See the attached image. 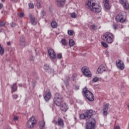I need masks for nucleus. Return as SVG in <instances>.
I'll list each match as a JSON object with an SVG mask.
<instances>
[{"label": "nucleus", "mask_w": 129, "mask_h": 129, "mask_svg": "<svg viewBox=\"0 0 129 129\" xmlns=\"http://www.w3.org/2000/svg\"><path fill=\"white\" fill-rule=\"evenodd\" d=\"M114 129H120V126H116L114 127Z\"/></svg>", "instance_id": "obj_47"}, {"label": "nucleus", "mask_w": 129, "mask_h": 129, "mask_svg": "<svg viewBox=\"0 0 129 129\" xmlns=\"http://www.w3.org/2000/svg\"><path fill=\"white\" fill-rule=\"evenodd\" d=\"M83 93L85 94V97L89 100V101H93V100H94V96L93 95V94L88 90L87 88L85 87L83 89Z\"/></svg>", "instance_id": "obj_5"}, {"label": "nucleus", "mask_w": 129, "mask_h": 129, "mask_svg": "<svg viewBox=\"0 0 129 129\" xmlns=\"http://www.w3.org/2000/svg\"><path fill=\"white\" fill-rule=\"evenodd\" d=\"M36 6L38 9L41 8V1L40 0H36Z\"/></svg>", "instance_id": "obj_29"}, {"label": "nucleus", "mask_w": 129, "mask_h": 129, "mask_svg": "<svg viewBox=\"0 0 129 129\" xmlns=\"http://www.w3.org/2000/svg\"><path fill=\"white\" fill-rule=\"evenodd\" d=\"M30 61H34V56H31L30 58Z\"/></svg>", "instance_id": "obj_46"}, {"label": "nucleus", "mask_w": 129, "mask_h": 129, "mask_svg": "<svg viewBox=\"0 0 129 129\" xmlns=\"http://www.w3.org/2000/svg\"><path fill=\"white\" fill-rule=\"evenodd\" d=\"M115 20L117 22L124 23L125 21H126V14L125 12L119 13L115 18Z\"/></svg>", "instance_id": "obj_6"}, {"label": "nucleus", "mask_w": 129, "mask_h": 129, "mask_svg": "<svg viewBox=\"0 0 129 129\" xmlns=\"http://www.w3.org/2000/svg\"><path fill=\"white\" fill-rule=\"evenodd\" d=\"M18 85L20 87H22L23 86V85L22 84H19Z\"/></svg>", "instance_id": "obj_51"}, {"label": "nucleus", "mask_w": 129, "mask_h": 129, "mask_svg": "<svg viewBox=\"0 0 129 129\" xmlns=\"http://www.w3.org/2000/svg\"><path fill=\"white\" fill-rule=\"evenodd\" d=\"M53 102L57 106H60L63 102V96L59 93H55L54 95Z\"/></svg>", "instance_id": "obj_4"}, {"label": "nucleus", "mask_w": 129, "mask_h": 129, "mask_svg": "<svg viewBox=\"0 0 129 129\" xmlns=\"http://www.w3.org/2000/svg\"><path fill=\"white\" fill-rule=\"evenodd\" d=\"M86 7L87 9L94 13H100L101 12V6L95 4L91 0L88 1L86 3Z\"/></svg>", "instance_id": "obj_2"}, {"label": "nucleus", "mask_w": 129, "mask_h": 129, "mask_svg": "<svg viewBox=\"0 0 129 129\" xmlns=\"http://www.w3.org/2000/svg\"><path fill=\"white\" fill-rule=\"evenodd\" d=\"M43 68L45 71L47 72V73H49V74H51V73H54V70L50 68V66L47 64H44Z\"/></svg>", "instance_id": "obj_13"}, {"label": "nucleus", "mask_w": 129, "mask_h": 129, "mask_svg": "<svg viewBox=\"0 0 129 129\" xmlns=\"http://www.w3.org/2000/svg\"><path fill=\"white\" fill-rule=\"evenodd\" d=\"M116 65L120 70H123L124 69V63L123 61L119 59L116 61Z\"/></svg>", "instance_id": "obj_10"}, {"label": "nucleus", "mask_w": 129, "mask_h": 129, "mask_svg": "<svg viewBox=\"0 0 129 129\" xmlns=\"http://www.w3.org/2000/svg\"><path fill=\"white\" fill-rule=\"evenodd\" d=\"M61 43L63 46H67L68 45V42L65 38L61 39Z\"/></svg>", "instance_id": "obj_25"}, {"label": "nucleus", "mask_w": 129, "mask_h": 129, "mask_svg": "<svg viewBox=\"0 0 129 129\" xmlns=\"http://www.w3.org/2000/svg\"><path fill=\"white\" fill-rule=\"evenodd\" d=\"M2 32V30H0V32Z\"/></svg>", "instance_id": "obj_55"}, {"label": "nucleus", "mask_w": 129, "mask_h": 129, "mask_svg": "<svg viewBox=\"0 0 129 129\" xmlns=\"http://www.w3.org/2000/svg\"><path fill=\"white\" fill-rule=\"evenodd\" d=\"M29 18H30V21L32 25H34V26L37 25V21H36V18H35V17H32V15H30Z\"/></svg>", "instance_id": "obj_19"}, {"label": "nucleus", "mask_w": 129, "mask_h": 129, "mask_svg": "<svg viewBox=\"0 0 129 129\" xmlns=\"http://www.w3.org/2000/svg\"><path fill=\"white\" fill-rule=\"evenodd\" d=\"M112 27L114 30H117L118 29V24L117 23H113Z\"/></svg>", "instance_id": "obj_31"}, {"label": "nucleus", "mask_w": 129, "mask_h": 129, "mask_svg": "<svg viewBox=\"0 0 129 129\" xmlns=\"http://www.w3.org/2000/svg\"><path fill=\"white\" fill-rule=\"evenodd\" d=\"M93 112H95L92 109L87 110L86 111L80 115V119L84 120L86 121V129H95V123L96 121L93 117Z\"/></svg>", "instance_id": "obj_1"}, {"label": "nucleus", "mask_w": 129, "mask_h": 129, "mask_svg": "<svg viewBox=\"0 0 129 129\" xmlns=\"http://www.w3.org/2000/svg\"><path fill=\"white\" fill-rule=\"evenodd\" d=\"M101 44L103 47H104V48H108V44H107V43L106 42H102Z\"/></svg>", "instance_id": "obj_33"}, {"label": "nucleus", "mask_w": 129, "mask_h": 129, "mask_svg": "<svg viewBox=\"0 0 129 129\" xmlns=\"http://www.w3.org/2000/svg\"><path fill=\"white\" fill-rule=\"evenodd\" d=\"M47 52L48 53V55L52 58V59H56V53H55V51L52 48H49L47 49Z\"/></svg>", "instance_id": "obj_11"}, {"label": "nucleus", "mask_w": 129, "mask_h": 129, "mask_svg": "<svg viewBox=\"0 0 129 129\" xmlns=\"http://www.w3.org/2000/svg\"><path fill=\"white\" fill-rule=\"evenodd\" d=\"M106 69H105V67H104V66H100L99 68L97 70V71L98 72V73H102V72L105 71Z\"/></svg>", "instance_id": "obj_23"}, {"label": "nucleus", "mask_w": 129, "mask_h": 129, "mask_svg": "<svg viewBox=\"0 0 129 129\" xmlns=\"http://www.w3.org/2000/svg\"><path fill=\"white\" fill-rule=\"evenodd\" d=\"M47 127H46V122L45 121L43 120L42 121H40V123L39 125V129H46Z\"/></svg>", "instance_id": "obj_21"}, {"label": "nucleus", "mask_w": 129, "mask_h": 129, "mask_svg": "<svg viewBox=\"0 0 129 129\" xmlns=\"http://www.w3.org/2000/svg\"><path fill=\"white\" fill-rule=\"evenodd\" d=\"M127 107L129 108V105H127Z\"/></svg>", "instance_id": "obj_53"}, {"label": "nucleus", "mask_w": 129, "mask_h": 129, "mask_svg": "<svg viewBox=\"0 0 129 129\" xmlns=\"http://www.w3.org/2000/svg\"><path fill=\"white\" fill-rule=\"evenodd\" d=\"M18 119H19L18 116H15L13 118V120H14V121H17L18 120Z\"/></svg>", "instance_id": "obj_43"}, {"label": "nucleus", "mask_w": 129, "mask_h": 129, "mask_svg": "<svg viewBox=\"0 0 129 129\" xmlns=\"http://www.w3.org/2000/svg\"><path fill=\"white\" fill-rule=\"evenodd\" d=\"M4 54H5V48L3 47L2 44H0V55H1V56H3Z\"/></svg>", "instance_id": "obj_27"}, {"label": "nucleus", "mask_w": 129, "mask_h": 129, "mask_svg": "<svg viewBox=\"0 0 129 129\" xmlns=\"http://www.w3.org/2000/svg\"><path fill=\"white\" fill-rule=\"evenodd\" d=\"M6 26V22L5 21L0 22V27H5Z\"/></svg>", "instance_id": "obj_36"}, {"label": "nucleus", "mask_w": 129, "mask_h": 129, "mask_svg": "<svg viewBox=\"0 0 129 129\" xmlns=\"http://www.w3.org/2000/svg\"><path fill=\"white\" fill-rule=\"evenodd\" d=\"M54 123L60 127H64V121H63L62 118H58L57 121H55Z\"/></svg>", "instance_id": "obj_14"}, {"label": "nucleus", "mask_w": 129, "mask_h": 129, "mask_svg": "<svg viewBox=\"0 0 129 129\" xmlns=\"http://www.w3.org/2000/svg\"><path fill=\"white\" fill-rule=\"evenodd\" d=\"M57 59H62V54L59 53L57 54Z\"/></svg>", "instance_id": "obj_42"}, {"label": "nucleus", "mask_w": 129, "mask_h": 129, "mask_svg": "<svg viewBox=\"0 0 129 129\" xmlns=\"http://www.w3.org/2000/svg\"><path fill=\"white\" fill-rule=\"evenodd\" d=\"M108 106H109V104H106L103 108V115H107V110H108Z\"/></svg>", "instance_id": "obj_18"}, {"label": "nucleus", "mask_w": 129, "mask_h": 129, "mask_svg": "<svg viewBox=\"0 0 129 129\" xmlns=\"http://www.w3.org/2000/svg\"><path fill=\"white\" fill-rule=\"evenodd\" d=\"M41 17H45V16H46V12H45L44 10H42L41 13Z\"/></svg>", "instance_id": "obj_37"}, {"label": "nucleus", "mask_w": 129, "mask_h": 129, "mask_svg": "<svg viewBox=\"0 0 129 129\" xmlns=\"http://www.w3.org/2000/svg\"><path fill=\"white\" fill-rule=\"evenodd\" d=\"M91 28L92 30H94V31H95L96 30H97V26L95 25H92L91 26Z\"/></svg>", "instance_id": "obj_35"}, {"label": "nucleus", "mask_w": 129, "mask_h": 129, "mask_svg": "<svg viewBox=\"0 0 129 129\" xmlns=\"http://www.w3.org/2000/svg\"><path fill=\"white\" fill-rule=\"evenodd\" d=\"M75 89H77V90H78V89H79V87H76Z\"/></svg>", "instance_id": "obj_52"}, {"label": "nucleus", "mask_w": 129, "mask_h": 129, "mask_svg": "<svg viewBox=\"0 0 129 129\" xmlns=\"http://www.w3.org/2000/svg\"><path fill=\"white\" fill-rule=\"evenodd\" d=\"M68 34L69 36H73L74 34V31L72 30H68Z\"/></svg>", "instance_id": "obj_32"}, {"label": "nucleus", "mask_w": 129, "mask_h": 129, "mask_svg": "<svg viewBox=\"0 0 129 129\" xmlns=\"http://www.w3.org/2000/svg\"><path fill=\"white\" fill-rule=\"evenodd\" d=\"M65 1L66 0H55V4L57 7H64V5H65Z\"/></svg>", "instance_id": "obj_15"}, {"label": "nucleus", "mask_w": 129, "mask_h": 129, "mask_svg": "<svg viewBox=\"0 0 129 129\" xmlns=\"http://www.w3.org/2000/svg\"><path fill=\"white\" fill-rule=\"evenodd\" d=\"M104 2V7L106 10H109L110 9V6H109V0H103Z\"/></svg>", "instance_id": "obj_22"}, {"label": "nucleus", "mask_w": 129, "mask_h": 129, "mask_svg": "<svg viewBox=\"0 0 129 129\" xmlns=\"http://www.w3.org/2000/svg\"><path fill=\"white\" fill-rule=\"evenodd\" d=\"M11 92L12 94L14 93V92H16L17 90H18V86H17V83L13 84L11 87Z\"/></svg>", "instance_id": "obj_20"}, {"label": "nucleus", "mask_w": 129, "mask_h": 129, "mask_svg": "<svg viewBox=\"0 0 129 129\" xmlns=\"http://www.w3.org/2000/svg\"><path fill=\"white\" fill-rule=\"evenodd\" d=\"M51 26L53 29H56L58 27V24L55 21H52L51 23Z\"/></svg>", "instance_id": "obj_26"}, {"label": "nucleus", "mask_w": 129, "mask_h": 129, "mask_svg": "<svg viewBox=\"0 0 129 129\" xmlns=\"http://www.w3.org/2000/svg\"><path fill=\"white\" fill-rule=\"evenodd\" d=\"M71 17L73 19H75V18H77V14L75 13H72L71 14Z\"/></svg>", "instance_id": "obj_34"}, {"label": "nucleus", "mask_w": 129, "mask_h": 129, "mask_svg": "<svg viewBox=\"0 0 129 129\" xmlns=\"http://www.w3.org/2000/svg\"><path fill=\"white\" fill-rule=\"evenodd\" d=\"M4 8V4L0 3V10H2Z\"/></svg>", "instance_id": "obj_44"}, {"label": "nucleus", "mask_w": 129, "mask_h": 129, "mask_svg": "<svg viewBox=\"0 0 129 129\" xmlns=\"http://www.w3.org/2000/svg\"><path fill=\"white\" fill-rule=\"evenodd\" d=\"M70 81V77H69V76H66L63 80V82L66 86V87H67V86H69V82Z\"/></svg>", "instance_id": "obj_16"}, {"label": "nucleus", "mask_w": 129, "mask_h": 129, "mask_svg": "<svg viewBox=\"0 0 129 129\" xmlns=\"http://www.w3.org/2000/svg\"><path fill=\"white\" fill-rule=\"evenodd\" d=\"M18 16L20 17V18H23V17L25 16V14H24L23 12H21L19 14Z\"/></svg>", "instance_id": "obj_41"}, {"label": "nucleus", "mask_w": 129, "mask_h": 129, "mask_svg": "<svg viewBox=\"0 0 129 129\" xmlns=\"http://www.w3.org/2000/svg\"><path fill=\"white\" fill-rule=\"evenodd\" d=\"M11 27L14 28V27H16V23H13L11 25Z\"/></svg>", "instance_id": "obj_45"}, {"label": "nucleus", "mask_w": 129, "mask_h": 129, "mask_svg": "<svg viewBox=\"0 0 129 129\" xmlns=\"http://www.w3.org/2000/svg\"><path fill=\"white\" fill-rule=\"evenodd\" d=\"M69 45L70 47H73L74 45H75V42L73 39H70L69 41Z\"/></svg>", "instance_id": "obj_28"}, {"label": "nucleus", "mask_w": 129, "mask_h": 129, "mask_svg": "<svg viewBox=\"0 0 129 129\" xmlns=\"http://www.w3.org/2000/svg\"><path fill=\"white\" fill-rule=\"evenodd\" d=\"M119 3L122 5V6H123L124 9H125V10H128L129 5L127 0H119Z\"/></svg>", "instance_id": "obj_12"}, {"label": "nucleus", "mask_w": 129, "mask_h": 129, "mask_svg": "<svg viewBox=\"0 0 129 129\" xmlns=\"http://www.w3.org/2000/svg\"><path fill=\"white\" fill-rule=\"evenodd\" d=\"M33 84L35 85L37 83V82L36 81H34V82H32Z\"/></svg>", "instance_id": "obj_49"}, {"label": "nucleus", "mask_w": 129, "mask_h": 129, "mask_svg": "<svg viewBox=\"0 0 129 129\" xmlns=\"http://www.w3.org/2000/svg\"><path fill=\"white\" fill-rule=\"evenodd\" d=\"M123 27H121V28L122 29Z\"/></svg>", "instance_id": "obj_56"}, {"label": "nucleus", "mask_w": 129, "mask_h": 129, "mask_svg": "<svg viewBox=\"0 0 129 129\" xmlns=\"http://www.w3.org/2000/svg\"><path fill=\"white\" fill-rule=\"evenodd\" d=\"M2 1V2H4V0H1Z\"/></svg>", "instance_id": "obj_54"}, {"label": "nucleus", "mask_w": 129, "mask_h": 129, "mask_svg": "<svg viewBox=\"0 0 129 129\" xmlns=\"http://www.w3.org/2000/svg\"><path fill=\"white\" fill-rule=\"evenodd\" d=\"M12 97L13 99H17L18 97H19V95H18L17 94H15L12 95Z\"/></svg>", "instance_id": "obj_39"}, {"label": "nucleus", "mask_w": 129, "mask_h": 129, "mask_svg": "<svg viewBox=\"0 0 129 129\" xmlns=\"http://www.w3.org/2000/svg\"><path fill=\"white\" fill-rule=\"evenodd\" d=\"M13 3H17L18 2V0H12Z\"/></svg>", "instance_id": "obj_50"}, {"label": "nucleus", "mask_w": 129, "mask_h": 129, "mask_svg": "<svg viewBox=\"0 0 129 129\" xmlns=\"http://www.w3.org/2000/svg\"><path fill=\"white\" fill-rule=\"evenodd\" d=\"M37 123V120L35 118V117H31L27 123V125L29 128H33L35 127Z\"/></svg>", "instance_id": "obj_7"}, {"label": "nucleus", "mask_w": 129, "mask_h": 129, "mask_svg": "<svg viewBox=\"0 0 129 129\" xmlns=\"http://www.w3.org/2000/svg\"><path fill=\"white\" fill-rule=\"evenodd\" d=\"M8 46H11L12 45V43H11V41H9L7 42Z\"/></svg>", "instance_id": "obj_48"}, {"label": "nucleus", "mask_w": 129, "mask_h": 129, "mask_svg": "<svg viewBox=\"0 0 129 129\" xmlns=\"http://www.w3.org/2000/svg\"><path fill=\"white\" fill-rule=\"evenodd\" d=\"M29 9H34V4L33 3H30L28 4Z\"/></svg>", "instance_id": "obj_38"}, {"label": "nucleus", "mask_w": 129, "mask_h": 129, "mask_svg": "<svg viewBox=\"0 0 129 129\" xmlns=\"http://www.w3.org/2000/svg\"><path fill=\"white\" fill-rule=\"evenodd\" d=\"M82 72L86 77H91V76H92V74H91V72H90V70H89V68L87 67H83L82 69Z\"/></svg>", "instance_id": "obj_8"}, {"label": "nucleus", "mask_w": 129, "mask_h": 129, "mask_svg": "<svg viewBox=\"0 0 129 129\" xmlns=\"http://www.w3.org/2000/svg\"><path fill=\"white\" fill-rule=\"evenodd\" d=\"M99 78L98 77H95L94 79H93V82H97L99 81Z\"/></svg>", "instance_id": "obj_40"}, {"label": "nucleus", "mask_w": 129, "mask_h": 129, "mask_svg": "<svg viewBox=\"0 0 129 129\" xmlns=\"http://www.w3.org/2000/svg\"><path fill=\"white\" fill-rule=\"evenodd\" d=\"M20 44L22 47H25L26 45V39H25V37L20 38Z\"/></svg>", "instance_id": "obj_24"}, {"label": "nucleus", "mask_w": 129, "mask_h": 129, "mask_svg": "<svg viewBox=\"0 0 129 129\" xmlns=\"http://www.w3.org/2000/svg\"><path fill=\"white\" fill-rule=\"evenodd\" d=\"M102 40L108 44H112L114 39V35L112 33L106 32L101 37Z\"/></svg>", "instance_id": "obj_3"}, {"label": "nucleus", "mask_w": 129, "mask_h": 129, "mask_svg": "<svg viewBox=\"0 0 129 129\" xmlns=\"http://www.w3.org/2000/svg\"><path fill=\"white\" fill-rule=\"evenodd\" d=\"M78 75L75 73L72 75L73 81H76V78H77Z\"/></svg>", "instance_id": "obj_30"}, {"label": "nucleus", "mask_w": 129, "mask_h": 129, "mask_svg": "<svg viewBox=\"0 0 129 129\" xmlns=\"http://www.w3.org/2000/svg\"><path fill=\"white\" fill-rule=\"evenodd\" d=\"M43 97L44 99H45V101L47 102H48V101L51 99V97H52V94H51V91L50 89H46L44 94H43Z\"/></svg>", "instance_id": "obj_9"}, {"label": "nucleus", "mask_w": 129, "mask_h": 129, "mask_svg": "<svg viewBox=\"0 0 129 129\" xmlns=\"http://www.w3.org/2000/svg\"><path fill=\"white\" fill-rule=\"evenodd\" d=\"M60 109L62 111H64V112L68 110V106H67L66 103H64L61 105Z\"/></svg>", "instance_id": "obj_17"}]
</instances>
